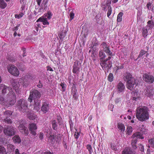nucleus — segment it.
<instances>
[{
	"instance_id": "f03ea898",
	"label": "nucleus",
	"mask_w": 154,
	"mask_h": 154,
	"mask_svg": "<svg viewBox=\"0 0 154 154\" xmlns=\"http://www.w3.org/2000/svg\"><path fill=\"white\" fill-rule=\"evenodd\" d=\"M41 96V94L38 90L35 89H32L30 91L28 100L31 102L33 100L40 99Z\"/></svg>"
},
{
	"instance_id": "dca6fc26",
	"label": "nucleus",
	"mask_w": 154,
	"mask_h": 154,
	"mask_svg": "<svg viewBox=\"0 0 154 154\" xmlns=\"http://www.w3.org/2000/svg\"><path fill=\"white\" fill-rule=\"evenodd\" d=\"M33 100L34 102V109L36 110L39 109L41 106V100L39 99H38Z\"/></svg>"
},
{
	"instance_id": "6e6552de",
	"label": "nucleus",
	"mask_w": 154,
	"mask_h": 154,
	"mask_svg": "<svg viewBox=\"0 0 154 154\" xmlns=\"http://www.w3.org/2000/svg\"><path fill=\"white\" fill-rule=\"evenodd\" d=\"M8 70L12 75L17 76L19 75V72L17 67L14 65H11L8 68Z\"/></svg>"
},
{
	"instance_id": "13d9d810",
	"label": "nucleus",
	"mask_w": 154,
	"mask_h": 154,
	"mask_svg": "<svg viewBox=\"0 0 154 154\" xmlns=\"http://www.w3.org/2000/svg\"><path fill=\"white\" fill-rule=\"evenodd\" d=\"M74 14L73 13V12L71 11L70 13V17L71 19L72 20L74 18Z\"/></svg>"
},
{
	"instance_id": "ddd939ff",
	"label": "nucleus",
	"mask_w": 154,
	"mask_h": 154,
	"mask_svg": "<svg viewBox=\"0 0 154 154\" xmlns=\"http://www.w3.org/2000/svg\"><path fill=\"white\" fill-rule=\"evenodd\" d=\"M29 130L31 131L30 133L33 135L35 136L36 133L35 131L37 129V126L34 123H31L29 125Z\"/></svg>"
},
{
	"instance_id": "5fc2aeb1",
	"label": "nucleus",
	"mask_w": 154,
	"mask_h": 154,
	"mask_svg": "<svg viewBox=\"0 0 154 154\" xmlns=\"http://www.w3.org/2000/svg\"><path fill=\"white\" fill-rule=\"evenodd\" d=\"M121 101V99L120 98H117L115 100V103L116 104H118L120 103Z\"/></svg>"
},
{
	"instance_id": "c9c22d12",
	"label": "nucleus",
	"mask_w": 154,
	"mask_h": 154,
	"mask_svg": "<svg viewBox=\"0 0 154 154\" xmlns=\"http://www.w3.org/2000/svg\"><path fill=\"white\" fill-rule=\"evenodd\" d=\"M66 35V32H60L59 35V36L60 39L63 38Z\"/></svg>"
},
{
	"instance_id": "7ed1b4c3",
	"label": "nucleus",
	"mask_w": 154,
	"mask_h": 154,
	"mask_svg": "<svg viewBox=\"0 0 154 154\" xmlns=\"http://www.w3.org/2000/svg\"><path fill=\"white\" fill-rule=\"evenodd\" d=\"M132 137L133 138L131 143L132 148L133 149H136L137 147L136 146V144L137 141V139L139 138L143 139L144 137L142 136L141 133L140 132H137L134 134L132 135Z\"/></svg>"
},
{
	"instance_id": "aec40b11",
	"label": "nucleus",
	"mask_w": 154,
	"mask_h": 154,
	"mask_svg": "<svg viewBox=\"0 0 154 154\" xmlns=\"http://www.w3.org/2000/svg\"><path fill=\"white\" fill-rule=\"evenodd\" d=\"M123 79L125 81L128 82L129 81L131 80L132 79H134L132 77V75L130 73L125 74L123 77Z\"/></svg>"
},
{
	"instance_id": "e2e57ef3",
	"label": "nucleus",
	"mask_w": 154,
	"mask_h": 154,
	"mask_svg": "<svg viewBox=\"0 0 154 154\" xmlns=\"http://www.w3.org/2000/svg\"><path fill=\"white\" fill-rule=\"evenodd\" d=\"M60 86H61L62 88L63 91H65L66 88L64 86V84L63 83H61L60 84Z\"/></svg>"
},
{
	"instance_id": "338daca9",
	"label": "nucleus",
	"mask_w": 154,
	"mask_h": 154,
	"mask_svg": "<svg viewBox=\"0 0 154 154\" xmlns=\"http://www.w3.org/2000/svg\"><path fill=\"white\" fill-rule=\"evenodd\" d=\"M79 135V134L78 132H75V134H74V136L76 139H77L79 138L78 135Z\"/></svg>"
},
{
	"instance_id": "f704fd0d",
	"label": "nucleus",
	"mask_w": 154,
	"mask_h": 154,
	"mask_svg": "<svg viewBox=\"0 0 154 154\" xmlns=\"http://www.w3.org/2000/svg\"><path fill=\"white\" fill-rule=\"evenodd\" d=\"M123 14L122 12H120L118 15L117 20L118 22H120L122 21V16L123 15Z\"/></svg>"
},
{
	"instance_id": "603ef678",
	"label": "nucleus",
	"mask_w": 154,
	"mask_h": 154,
	"mask_svg": "<svg viewBox=\"0 0 154 154\" xmlns=\"http://www.w3.org/2000/svg\"><path fill=\"white\" fill-rule=\"evenodd\" d=\"M56 137L57 138V140L56 141L57 142H59L60 140L61 139V135L60 134H57L56 136H55V137Z\"/></svg>"
},
{
	"instance_id": "6ab92c4d",
	"label": "nucleus",
	"mask_w": 154,
	"mask_h": 154,
	"mask_svg": "<svg viewBox=\"0 0 154 154\" xmlns=\"http://www.w3.org/2000/svg\"><path fill=\"white\" fill-rule=\"evenodd\" d=\"M8 92V93L7 94L8 97L12 99L15 100L16 98L15 94L11 88V90H9Z\"/></svg>"
},
{
	"instance_id": "37998d69",
	"label": "nucleus",
	"mask_w": 154,
	"mask_h": 154,
	"mask_svg": "<svg viewBox=\"0 0 154 154\" xmlns=\"http://www.w3.org/2000/svg\"><path fill=\"white\" fill-rule=\"evenodd\" d=\"M0 104L3 105H5V102L4 98L0 96Z\"/></svg>"
},
{
	"instance_id": "5701e85b",
	"label": "nucleus",
	"mask_w": 154,
	"mask_h": 154,
	"mask_svg": "<svg viewBox=\"0 0 154 154\" xmlns=\"http://www.w3.org/2000/svg\"><path fill=\"white\" fill-rule=\"evenodd\" d=\"M149 29L148 27V26H146L145 27L143 28L142 35L144 38H146L147 35L148 30Z\"/></svg>"
},
{
	"instance_id": "b1692460",
	"label": "nucleus",
	"mask_w": 154,
	"mask_h": 154,
	"mask_svg": "<svg viewBox=\"0 0 154 154\" xmlns=\"http://www.w3.org/2000/svg\"><path fill=\"white\" fill-rule=\"evenodd\" d=\"M98 55L100 57V61H101L103 60H104L106 57V55L105 53L103 52V51L102 50H101L99 52Z\"/></svg>"
},
{
	"instance_id": "052dcab7",
	"label": "nucleus",
	"mask_w": 154,
	"mask_h": 154,
	"mask_svg": "<svg viewBox=\"0 0 154 154\" xmlns=\"http://www.w3.org/2000/svg\"><path fill=\"white\" fill-rule=\"evenodd\" d=\"M59 125H61L62 124V119H57Z\"/></svg>"
},
{
	"instance_id": "39448f33",
	"label": "nucleus",
	"mask_w": 154,
	"mask_h": 154,
	"mask_svg": "<svg viewBox=\"0 0 154 154\" xmlns=\"http://www.w3.org/2000/svg\"><path fill=\"white\" fill-rule=\"evenodd\" d=\"M17 104L20 111L24 112L27 110L28 105L27 102L24 100L20 99L17 102Z\"/></svg>"
},
{
	"instance_id": "f257e3e1",
	"label": "nucleus",
	"mask_w": 154,
	"mask_h": 154,
	"mask_svg": "<svg viewBox=\"0 0 154 154\" xmlns=\"http://www.w3.org/2000/svg\"><path fill=\"white\" fill-rule=\"evenodd\" d=\"M136 117L140 121H144L149 118L148 108L144 106L137 109Z\"/></svg>"
},
{
	"instance_id": "20e7f679",
	"label": "nucleus",
	"mask_w": 154,
	"mask_h": 154,
	"mask_svg": "<svg viewBox=\"0 0 154 154\" xmlns=\"http://www.w3.org/2000/svg\"><path fill=\"white\" fill-rule=\"evenodd\" d=\"M3 132L7 136L11 137L14 135L16 132L13 126L8 125L3 128Z\"/></svg>"
},
{
	"instance_id": "393cba45",
	"label": "nucleus",
	"mask_w": 154,
	"mask_h": 154,
	"mask_svg": "<svg viewBox=\"0 0 154 154\" xmlns=\"http://www.w3.org/2000/svg\"><path fill=\"white\" fill-rule=\"evenodd\" d=\"M7 148L8 150L10 152H11L14 151L15 147L13 145L11 144H9L7 145Z\"/></svg>"
},
{
	"instance_id": "3c124183",
	"label": "nucleus",
	"mask_w": 154,
	"mask_h": 154,
	"mask_svg": "<svg viewBox=\"0 0 154 154\" xmlns=\"http://www.w3.org/2000/svg\"><path fill=\"white\" fill-rule=\"evenodd\" d=\"M111 0H107L106 1V2L105 5L107 6H108V8H110L111 6L110 5L111 4Z\"/></svg>"
},
{
	"instance_id": "864d4df0",
	"label": "nucleus",
	"mask_w": 154,
	"mask_h": 154,
	"mask_svg": "<svg viewBox=\"0 0 154 154\" xmlns=\"http://www.w3.org/2000/svg\"><path fill=\"white\" fill-rule=\"evenodd\" d=\"M112 13V9L111 7L109 8V9L107 13V16L108 17H109V16L111 15Z\"/></svg>"
},
{
	"instance_id": "f8f14e48",
	"label": "nucleus",
	"mask_w": 154,
	"mask_h": 154,
	"mask_svg": "<svg viewBox=\"0 0 154 154\" xmlns=\"http://www.w3.org/2000/svg\"><path fill=\"white\" fill-rule=\"evenodd\" d=\"M80 64V63L78 61L74 63L72 69V72L73 73L76 74L79 73Z\"/></svg>"
},
{
	"instance_id": "f3484780",
	"label": "nucleus",
	"mask_w": 154,
	"mask_h": 154,
	"mask_svg": "<svg viewBox=\"0 0 154 154\" xmlns=\"http://www.w3.org/2000/svg\"><path fill=\"white\" fill-rule=\"evenodd\" d=\"M145 95L147 97H151L153 95V91L152 88H147L146 89Z\"/></svg>"
},
{
	"instance_id": "2eb2a0df",
	"label": "nucleus",
	"mask_w": 154,
	"mask_h": 154,
	"mask_svg": "<svg viewBox=\"0 0 154 154\" xmlns=\"http://www.w3.org/2000/svg\"><path fill=\"white\" fill-rule=\"evenodd\" d=\"M117 88L118 91L119 92H122L124 91L125 88L124 84L121 82H120L117 85Z\"/></svg>"
},
{
	"instance_id": "0e129e2a",
	"label": "nucleus",
	"mask_w": 154,
	"mask_h": 154,
	"mask_svg": "<svg viewBox=\"0 0 154 154\" xmlns=\"http://www.w3.org/2000/svg\"><path fill=\"white\" fill-rule=\"evenodd\" d=\"M37 86L39 88H41L42 87V84L41 82V81H39L38 84L37 85Z\"/></svg>"
},
{
	"instance_id": "7c9ffc66",
	"label": "nucleus",
	"mask_w": 154,
	"mask_h": 154,
	"mask_svg": "<svg viewBox=\"0 0 154 154\" xmlns=\"http://www.w3.org/2000/svg\"><path fill=\"white\" fill-rule=\"evenodd\" d=\"M13 140L15 143H20L21 142L20 139L18 135H15L12 138Z\"/></svg>"
},
{
	"instance_id": "4d7b16f0",
	"label": "nucleus",
	"mask_w": 154,
	"mask_h": 154,
	"mask_svg": "<svg viewBox=\"0 0 154 154\" xmlns=\"http://www.w3.org/2000/svg\"><path fill=\"white\" fill-rule=\"evenodd\" d=\"M111 149L114 150H117V148L116 146L115 145H113L112 143L110 144Z\"/></svg>"
},
{
	"instance_id": "a18cd8bd",
	"label": "nucleus",
	"mask_w": 154,
	"mask_h": 154,
	"mask_svg": "<svg viewBox=\"0 0 154 154\" xmlns=\"http://www.w3.org/2000/svg\"><path fill=\"white\" fill-rule=\"evenodd\" d=\"M29 83L28 81L26 80H25V81H24L23 82V87H27L28 85H29Z\"/></svg>"
},
{
	"instance_id": "c03bdc74",
	"label": "nucleus",
	"mask_w": 154,
	"mask_h": 154,
	"mask_svg": "<svg viewBox=\"0 0 154 154\" xmlns=\"http://www.w3.org/2000/svg\"><path fill=\"white\" fill-rule=\"evenodd\" d=\"M48 3V1L47 0L45 1V0L43 1V2L42 5H44V9L45 10H46L47 9V4Z\"/></svg>"
},
{
	"instance_id": "a19ab883",
	"label": "nucleus",
	"mask_w": 154,
	"mask_h": 154,
	"mask_svg": "<svg viewBox=\"0 0 154 154\" xmlns=\"http://www.w3.org/2000/svg\"><path fill=\"white\" fill-rule=\"evenodd\" d=\"M86 147L87 149L88 150L89 153L91 154L92 152V148L91 145L90 144L87 145Z\"/></svg>"
},
{
	"instance_id": "cd10ccee",
	"label": "nucleus",
	"mask_w": 154,
	"mask_h": 154,
	"mask_svg": "<svg viewBox=\"0 0 154 154\" xmlns=\"http://www.w3.org/2000/svg\"><path fill=\"white\" fill-rule=\"evenodd\" d=\"M51 124L53 129L54 130H57V122L55 120H53L51 121Z\"/></svg>"
},
{
	"instance_id": "de8ad7c7",
	"label": "nucleus",
	"mask_w": 154,
	"mask_h": 154,
	"mask_svg": "<svg viewBox=\"0 0 154 154\" xmlns=\"http://www.w3.org/2000/svg\"><path fill=\"white\" fill-rule=\"evenodd\" d=\"M149 142L151 146L154 147V138L149 140Z\"/></svg>"
},
{
	"instance_id": "0eeeda50",
	"label": "nucleus",
	"mask_w": 154,
	"mask_h": 154,
	"mask_svg": "<svg viewBox=\"0 0 154 154\" xmlns=\"http://www.w3.org/2000/svg\"><path fill=\"white\" fill-rule=\"evenodd\" d=\"M137 85V84L136 82V80L134 79H132L131 80L127 82V88L131 91L134 89Z\"/></svg>"
},
{
	"instance_id": "4468645a",
	"label": "nucleus",
	"mask_w": 154,
	"mask_h": 154,
	"mask_svg": "<svg viewBox=\"0 0 154 154\" xmlns=\"http://www.w3.org/2000/svg\"><path fill=\"white\" fill-rule=\"evenodd\" d=\"M49 109V104L46 102L43 103L41 107V110L44 113H46L48 111Z\"/></svg>"
},
{
	"instance_id": "e433bc0d",
	"label": "nucleus",
	"mask_w": 154,
	"mask_h": 154,
	"mask_svg": "<svg viewBox=\"0 0 154 154\" xmlns=\"http://www.w3.org/2000/svg\"><path fill=\"white\" fill-rule=\"evenodd\" d=\"M152 23L153 22L152 21L149 20L147 22L148 25L146 26H148L149 29H151L154 26L152 24Z\"/></svg>"
},
{
	"instance_id": "09e8293b",
	"label": "nucleus",
	"mask_w": 154,
	"mask_h": 154,
	"mask_svg": "<svg viewBox=\"0 0 154 154\" xmlns=\"http://www.w3.org/2000/svg\"><path fill=\"white\" fill-rule=\"evenodd\" d=\"M101 45L102 46V48H103V49L105 48H106L108 47V46L107 44L105 42H103L101 44Z\"/></svg>"
},
{
	"instance_id": "c85d7f7f",
	"label": "nucleus",
	"mask_w": 154,
	"mask_h": 154,
	"mask_svg": "<svg viewBox=\"0 0 154 154\" xmlns=\"http://www.w3.org/2000/svg\"><path fill=\"white\" fill-rule=\"evenodd\" d=\"M7 4L3 0H0V8L4 9L7 6Z\"/></svg>"
},
{
	"instance_id": "9b49d317",
	"label": "nucleus",
	"mask_w": 154,
	"mask_h": 154,
	"mask_svg": "<svg viewBox=\"0 0 154 154\" xmlns=\"http://www.w3.org/2000/svg\"><path fill=\"white\" fill-rule=\"evenodd\" d=\"M11 90V88L10 87H7L3 84L0 85V92H1L3 94H5Z\"/></svg>"
},
{
	"instance_id": "9d476101",
	"label": "nucleus",
	"mask_w": 154,
	"mask_h": 154,
	"mask_svg": "<svg viewBox=\"0 0 154 154\" xmlns=\"http://www.w3.org/2000/svg\"><path fill=\"white\" fill-rule=\"evenodd\" d=\"M20 132L26 135H28L29 134L28 130L27 127H26L23 124H20L18 127Z\"/></svg>"
},
{
	"instance_id": "bb28decb",
	"label": "nucleus",
	"mask_w": 154,
	"mask_h": 154,
	"mask_svg": "<svg viewBox=\"0 0 154 154\" xmlns=\"http://www.w3.org/2000/svg\"><path fill=\"white\" fill-rule=\"evenodd\" d=\"M109 46L103 49V51L105 52L106 53L108 54V55L112 56L113 54L112 52H111V51L109 50Z\"/></svg>"
},
{
	"instance_id": "ea45409f",
	"label": "nucleus",
	"mask_w": 154,
	"mask_h": 154,
	"mask_svg": "<svg viewBox=\"0 0 154 154\" xmlns=\"http://www.w3.org/2000/svg\"><path fill=\"white\" fill-rule=\"evenodd\" d=\"M52 14L51 13V12L49 11L46 14L45 16L47 17V18L49 20L51 19V16H52Z\"/></svg>"
},
{
	"instance_id": "72a5a7b5",
	"label": "nucleus",
	"mask_w": 154,
	"mask_h": 154,
	"mask_svg": "<svg viewBox=\"0 0 154 154\" xmlns=\"http://www.w3.org/2000/svg\"><path fill=\"white\" fill-rule=\"evenodd\" d=\"M0 154H8V152H6V150L5 148L3 146L0 145Z\"/></svg>"
},
{
	"instance_id": "c756f323",
	"label": "nucleus",
	"mask_w": 154,
	"mask_h": 154,
	"mask_svg": "<svg viewBox=\"0 0 154 154\" xmlns=\"http://www.w3.org/2000/svg\"><path fill=\"white\" fill-rule=\"evenodd\" d=\"M100 64L103 69H107L108 63L102 60L100 61Z\"/></svg>"
},
{
	"instance_id": "a878e982",
	"label": "nucleus",
	"mask_w": 154,
	"mask_h": 154,
	"mask_svg": "<svg viewBox=\"0 0 154 154\" xmlns=\"http://www.w3.org/2000/svg\"><path fill=\"white\" fill-rule=\"evenodd\" d=\"M15 102V100H10L9 101L5 102V105L7 107L9 106L14 105Z\"/></svg>"
},
{
	"instance_id": "1a4fd4ad",
	"label": "nucleus",
	"mask_w": 154,
	"mask_h": 154,
	"mask_svg": "<svg viewBox=\"0 0 154 154\" xmlns=\"http://www.w3.org/2000/svg\"><path fill=\"white\" fill-rule=\"evenodd\" d=\"M143 79L146 82L149 83H152L154 81V78L152 75L144 74L143 75Z\"/></svg>"
},
{
	"instance_id": "2f4dec72",
	"label": "nucleus",
	"mask_w": 154,
	"mask_h": 154,
	"mask_svg": "<svg viewBox=\"0 0 154 154\" xmlns=\"http://www.w3.org/2000/svg\"><path fill=\"white\" fill-rule=\"evenodd\" d=\"M118 128L122 131H124L125 130V127L124 125L121 123H119Z\"/></svg>"
},
{
	"instance_id": "69168bd1",
	"label": "nucleus",
	"mask_w": 154,
	"mask_h": 154,
	"mask_svg": "<svg viewBox=\"0 0 154 154\" xmlns=\"http://www.w3.org/2000/svg\"><path fill=\"white\" fill-rule=\"evenodd\" d=\"M47 70L48 71L49 70L50 71H53V70L52 69L51 67H50L49 66H47Z\"/></svg>"
},
{
	"instance_id": "a211bd4d",
	"label": "nucleus",
	"mask_w": 154,
	"mask_h": 154,
	"mask_svg": "<svg viewBox=\"0 0 154 154\" xmlns=\"http://www.w3.org/2000/svg\"><path fill=\"white\" fill-rule=\"evenodd\" d=\"M8 92V93L7 94L8 97L12 99L15 100L16 98L15 94L11 88V90H9Z\"/></svg>"
},
{
	"instance_id": "473e14b6",
	"label": "nucleus",
	"mask_w": 154,
	"mask_h": 154,
	"mask_svg": "<svg viewBox=\"0 0 154 154\" xmlns=\"http://www.w3.org/2000/svg\"><path fill=\"white\" fill-rule=\"evenodd\" d=\"M146 53H147L146 51L145 50H144L143 49H141L140 50V54L138 57L137 58L136 60H137L138 58L142 57L143 55H144Z\"/></svg>"
},
{
	"instance_id": "58836bf2",
	"label": "nucleus",
	"mask_w": 154,
	"mask_h": 154,
	"mask_svg": "<svg viewBox=\"0 0 154 154\" xmlns=\"http://www.w3.org/2000/svg\"><path fill=\"white\" fill-rule=\"evenodd\" d=\"M14 81V82L12 83V85L13 87L16 88H18L19 86V83L17 82H15Z\"/></svg>"
},
{
	"instance_id": "4c0bfd02",
	"label": "nucleus",
	"mask_w": 154,
	"mask_h": 154,
	"mask_svg": "<svg viewBox=\"0 0 154 154\" xmlns=\"http://www.w3.org/2000/svg\"><path fill=\"white\" fill-rule=\"evenodd\" d=\"M113 75L112 73H110L108 76V79L109 81L111 82L113 81Z\"/></svg>"
},
{
	"instance_id": "412c9836",
	"label": "nucleus",
	"mask_w": 154,
	"mask_h": 154,
	"mask_svg": "<svg viewBox=\"0 0 154 154\" xmlns=\"http://www.w3.org/2000/svg\"><path fill=\"white\" fill-rule=\"evenodd\" d=\"M135 153L134 152L132 151L128 148H126L122 152V154H135Z\"/></svg>"
},
{
	"instance_id": "774afa93",
	"label": "nucleus",
	"mask_w": 154,
	"mask_h": 154,
	"mask_svg": "<svg viewBox=\"0 0 154 154\" xmlns=\"http://www.w3.org/2000/svg\"><path fill=\"white\" fill-rule=\"evenodd\" d=\"M43 154H53L50 151H46L45 152H43Z\"/></svg>"
},
{
	"instance_id": "423d86ee",
	"label": "nucleus",
	"mask_w": 154,
	"mask_h": 154,
	"mask_svg": "<svg viewBox=\"0 0 154 154\" xmlns=\"http://www.w3.org/2000/svg\"><path fill=\"white\" fill-rule=\"evenodd\" d=\"M12 112L10 110H7L3 113V115L2 117V121L7 124H11L12 121L10 118L12 115Z\"/></svg>"
},
{
	"instance_id": "bf43d9fd",
	"label": "nucleus",
	"mask_w": 154,
	"mask_h": 154,
	"mask_svg": "<svg viewBox=\"0 0 154 154\" xmlns=\"http://www.w3.org/2000/svg\"><path fill=\"white\" fill-rule=\"evenodd\" d=\"M108 64H107V69H110V68H111V67L112 66V63L110 62V61L108 62Z\"/></svg>"
},
{
	"instance_id": "8fccbe9b",
	"label": "nucleus",
	"mask_w": 154,
	"mask_h": 154,
	"mask_svg": "<svg viewBox=\"0 0 154 154\" xmlns=\"http://www.w3.org/2000/svg\"><path fill=\"white\" fill-rule=\"evenodd\" d=\"M139 147V149L142 152H144V147L141 144H139L138 145V146Z\"/></svg>"
},
{
	"instance_id": "680f3d73",
	"label": "nucleus",
	"mask_w": 154,
	"mask_h": 154,
	"mask_svg": "<svg viewBox=\"0 0 154 154\" xmlns=\"http://www.w3.org/2000/svg\"><path fill=\"white\" fill-rule=\"evenodd\" d=\"M124 68V66L122 65H121V66H117L116 70H118L119 69H122Z\"/></svg>"
},
{
	"instance_id": "49530a36",
	"label": "nucleus",
	"mask_w": 154,
	"mask_h": 154,
	"mask_svg": "<svg viewBox=\"0 0 154 154\" xmlns=\"http://www.w3.org/2000/svg\"><path fill=\"white\" fill-rule=\"evenodd\" d=\"M49 138L51 140V141L52 142H54L55 141V136L54 135H51L49 137Z\"/></svg>"
},
{
	"instance_id": "4be33fe9",
	"label": "nucleus",
	"mask_w": 154,
	"mask_h": 154,
	"mask_svg": "<svg viewBox=\"0 0 154 154\" xmlns=\"http://www.w3.org/2000/svg\"><path fill=\"white\" fill-rule=\"evenodd\" d=\"M39 21H40L42 22L43 24L44 25H48L49 24L47 20V19L46 18H44L41 17L39 18L36 21L37 22Z\"/></svg>"
},
{
	"instance_id": "6e6d98bb",
	"label": "nucleus",
	"mask_w": 154,
	"mask_h": 154,
	"mask_svg": "<svg viewBox=\"0 0 154 154\" xmlns=\"http://www.w3.org/2000/svg\"><path fill=\"white\" fill-rule=\"evenodd\" d=\"M151 5V4L150 2L148 3L147 4V7L149 10H150L151 9L152 6Z\"/></svg>"
},
{
	"instance_id": "79ce46f5",
	"label": "nucleus",
	"mask_w": 154,
	"mask_h": 154,
	"mask_svg": "<svg viewBox=\"0 0 154 154\" xmlns=\"http://www.w3.org/2000/svg\"><path fill=\"white\" fill-rule=\"evenodd\" d=\"M132 132V128L131 126H128L127 129V134H130Z\"/></svg>"
}]
</instances>
